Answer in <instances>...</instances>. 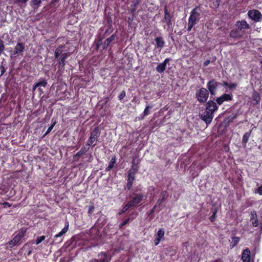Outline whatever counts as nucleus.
Returning a JSON list of instances; mask_svg holds the SVG:
<instances>
[{
    "instance_id": "1",
    "label": "nucleus",
    "mask_w": 262,
    "mask_h": 262,
    "mask_svg": "<svg viewBox=\"0 0 262 262\" xmlns=\"http://www.w3.org/2000/svg\"><path fill=\"white\" fill-rule=\"evenodd\" d=\"M26 230L25 228H21L14 237V238L7 244L10 248H13L15 246L21 243V239L25 236Z\"/></svg>"
},
{
    "instance_id": "2",
    "label": "nucleus",
    "mask_w": 262,
    "mask_h": 262,
    "mask_svg": "<svg viewBox=\"0 0 262 262\" xmlns=\"http://www.w3.org/2000/svg\"><path fill=\"white\" fill-rule=\"evenodd\" d=\"M199 13L196 8L193 9L191 12L190 17L188 19V31H190L193 26L196 24V20L199 16Z\"/></svg>"
},
{
    "instance_id": "3",
    "label": "nucleus",
    "mask_w": 262,
    "mask_h": 262,
    "mask_svg": "<svg viewBox=\"0 0 262 262\" xmlns=\"http://www.w3.org/2000/svg\"><path fill=\"white\" fill-rule=\"evenodd\" d=\"M208 95V91L205 88L201 89L196 93L197 100L200 102H205L207 100Z\"/></svg>"
},
{
    "instance_id": "4",
    "label": "nucleus",
    "mask_w": 262,
    "mask_h": 262,
    "mask_svg": "<svg viewBox=\"0 0 262 262\" xmlns=\"http://www.w3.org/2000/svg\"><path fill=\"white\" fill-rule=\"evenodd\" d=\"M248 15L250 19L255 21H260L262 17L261 13L259 11L254 9L249 10L248 12Z\"/></svg>"
},
{
    "instance_id": "5",
    "label": "nucleus",
    "mask_w": 262,
    "mask_h": 262,
    "mask_svg": "<svg viewBox=\"0 0 262 262\" xmlns=\"http://www.w3.org/2000/svg\"><path fill=\"white\" fill-rule=\"evenodd\" d=\"M219 82L215 81L214 80L209 81L207 83V88L212 95H215L219 85Z\"/></svg>"
},
{
    "instance_id": "6",
    "label": "nucleus",
    "mask_w": 262,
    "mask_h": 262,
    "mask_svg": "<svg viewBox=\"0 0 262 262\" xmlns=\"http://www.w3.org/2000/svg\"><path fill=\"white\" fill-rule=\"evenodd\" d=\"M213 113L208 111H205L201 115V118L207 124H210L213 118Z\"/></svg>"
},
{
    "instance_id": "7",
    "label": "nucleus",
    "mask_w": 262,
    "mask_h": 262,
    "mask_svg": "<svg viewBox=\"0 0 262 262\" xmlns=\"http://www.w3.org/2000/svg\"><path fill=\"white\" fill-rule=\"evenodd\" d=\"M232 99V95L228 94H224L216 98V101L219 105H221L225 101L231 100Z\"/></svg>"
},
{
    "instance_id": "8",
    "label": "nucleus",
    "mask_w": 262,
    "mask_h": 262,
    "mask_svg": "<svg viewBox=\"0 0 262 262\" xmlns=\"http://www.w3.org/2000/svg\"><path fill=\"white\" fill-rule=\"evenodd\" d=\"M165 231L163 229H160L158 231L157 234L155 235V239L154 240L155 245H158L161 241L163 239L164 236Z\"/></svg>"
},
{
    "instance_id": "9",
    "label": "nucleus",
    "mask_w": 262,
    "mask_h": 262,
    "mask_svg": "<svg viewBox=\"0 0 262 262\" xmlns=\"http://www.w3.org/2000/svg\"><path fill=\"white\" fill-rule=\"evenodd\" d=\"M218 109V107L215 102L212 101H209L207 103L206 110L207 111L214 113Z\"/></svg>"
},
{
    "instance_id": "10",
    "label": "nucleus",
    "mask_w": 262,
    "mask_h": 262,
    "mask_svg": "<svg viewBox=\"0 0 262 262\" xmlns=\"http://www.w3.org/2000/svg\"><path fill=\"white\" fill-rule=\"evenodd\" d=\"M169 60V58H166L163 62L159 63L156 68L157 71L160 73H163L165 70L166 64Z\"/></svg>"
},
{
    "instance_id": "11",
    "label": "nucleus",
    "mask_w": 262,
    "mask_h": 262,
    "mask_svg": "<svg viewBox=\"0 0 262 262\" xmlns=\"http://www.w3.org/2000/svg\"><path fill=\"white\" fill-rule=\"evenodd\" d=\"M98 130L97 128L95 129L92 133L88 141V145L90 146L96 140L98 137Z\"/></svg>"
},
{
    "instance_id": "12",
    "label": "nucleus",
    "mask_w": 262,
    "mask_h": 262,
    "mask_svg": "<svg viewBox=\"0 0 262 262\" xmlns=\"http://www.w3.org/2000/svg\"><path fill=\"white\" fill-rule=\"evenodd\" d=\"M250 221L254 227H257L259 223L257 220V214L255 211H253L250 214Z\"/></svg>"
},
{
    "instance_id": "13",
    "label": "nucleus",
    "mask_w": 262,
    "mask_h": 262,
    "mask_svg": "<svg viewBox=\"0 0 262 262\" xmlns=\"http://www.w3.org/2000/svg\"><path fill=\"white\" fill-rule=\"evenodd\" d=\"M242 259L243 262L250 261V251L248 249H246L243 251L242 256Z\"/></svg>"
},
{
    "instance_id": "14",
    "label": "nucleus",
    "mask_w": 262,
    "mask_h": 262,
    "mask_svg": "<svg viewBox=\"0 0 262 262\" xmlns=\"http://www.w3.org/2000/svg\"><path fill=\"white\" fill-rule=\"evenodd\" d=\"M235 25L239 30L243 29H248L250 28L249 25L245 20L237 21Z\"/></svg>"
},
{
    "instance_id": "15",
    "label": "nucleus",
    "mask_w": 262,
    "mask_h": 262,
    "mask_svg": "<svg viewBox=\"0 0 262 262\" xmlns=\"http://www.w3.org/2000/svg\"><path fill=\"white\" fill-rule=\"evenodd\" d=\"M144 197V196L143 194H137L133 198L132 201L129 202L130 203H132V205L133 206H134L141 202V201L143 199Z\"/></svg>"
},
{
    "instance_id": "16",
    "label": "nucleus",
    "mask_w": 262,
    "mask_h": 262,
    "mask_svg": "<svg viewBox=\"0 0 262 262\" xmlns=\"http://www.w3.org/2000/svg\"><path fill=\"white\" fill-rule=\"evenodd\" d=\"M25 49V45L23 43H17L14 48V54H17L22 52Z\"/></svg>"
},
{
    "instance_id": "17",
    "label": "nucleus",
    "mask_w": 262,
    "mask_h": 262,
    "mask_svg": "<svg viewBox=\"0 0 262 262\" xmlns=\"http://www.w3.org/2000/svg\"><path fill=\"white\" fill-rule=\"evenodd\" d=\"M69 229V223L67 222L65 224L64 227L61 230V231L58 234L54 236L55 238H57L61 236L63 234H65Z\"/></svg>"
},
{
    "instance_id": "18",
    "label": "nucleus",
    "mask_w": 262,
    "mask_h": 262,
    "mask_svg": "<svg viewBox=\"0 0 262 262\" xmlns=\"http://www.w3.org/2000/svg\"><path fill=\"white\" fill-rule=\"evenodd\" d=\"M134 180L135 177H133V176L128 177L127 183L126 184V186L128 189H130L132 188Z\"/></svg>"
},
{
    "instance_id": "19",
    "label": "nucleus",
    "mask_w": 262,
    "mask_h": 262,
    "mask_svg": "<svg viewBox=\"0 0 262 262\" xmlns=\"http://www.w3.org/2000/svg\"><path fill=\"white\" fill-rule=\"evenodd\" d=\"M230 36L231 37L236 38H238L241 37L239 31L236 30H232L230 33Z\"/></svg>"
},
{
    "instance_id": "20",
    "label": "nucleus",
    "mask_w": 262,
    "mask_h": 262,
    "mask_svg": "<svg viewBox=\"0 0 262 262\" xmlns=\"http://www.w3.org/2000/svg\"><path fill=\"white\" fill-rule=\"evenodd\" d=\"M115 37V36L114 35H112L110 37L107 38L105 42L104 45V48H107L109 45L111 43V42L114 40Z\"/></svg>"
},
{
    "instance_id": "21",
    "label": "nucleus",
    "mask_w": 262,
    "mask_h": 262,
    "mask_svg": "<svg viewBox=\"0 0 262 262\" xmlns=\"http://www.w3.org/2000/svg\"><path fill=\"white\" fill-rule=\"evenodd\" d=\"M156 42L157 46L158 48H162L164 45V41L161 37H157L156 38Z\"/></svg>"
},
{
    "instance_id": "22",
    "label": "nucleus",
    "mask_w": 262,
    "mask_h": 262,
    "mask_svg": "<svg viewBox=\"0 0 262 262\" xmlns=\"http://www.w3.org/2000/svg\"><path fill=\"white\" fill-rule=\"evenodd\" d=\"M138 170V167L135 166H133L131 169L128 171V177L133 176L135 177V174Z\"/></svg>"
},
{
    "instance_id": "23",
    "label": "nucleus",
    "mask_w": 262,
    "mask_h": 262,
    "mask_svg": "<svg viewBox=\"0 0 262 262\" xmlns=\"http://www.w3.org/2000/svg\"><path fill=\"white\" fill-rule=\"evenodd\" d=\"M63 46L61 45L59 46L56 50L55 52V56L56 58H58V56L60 55L63 51Z\"/></svg>"
},
{
    "instance_id": "24",
    "label": "nucleus",
    "mask_w": 262,
    "mask_h": 262,
    "mask_svg": "<svg viewBox=\"0 0 262 262\" xmlns=\"http://www.w3.org/2000/svg\"><path fill=\"white\" fill-rule=\"evenodd\" d=\"M45 239V236L43 235H42L39 237H38L35 242L32 241L30 242V243L31 244H33L35 243L36 245H38L39 243H40L42 241H44Z\"/></svg>"
},
{
    "instance_id": "25",
    "label": "nucleus",
    "mask_w": 262,
    "mask_h": 262,
    "mask_svg": "<svg viewBox=\"0 0 262 262\" xmlns=\"http://www.w3.org/2000/svg\"><path fill=\"white\" fill-rule=\"evenodd\" d=\"M239 242V238L236 236H233L232 237V242L231 246L232 248H233Z\"/></svg>"
},
{
    "instance_id": "26",
    "label": "nucleus",
    "mask_w": 262,
    "mask_h": 262,
    "mask_svg": "<svg viewBox=\"0 0 262 262\" xmlns=\"http://www.w3.org/2000/svg\"><path fill=\"white\" fill-rule=\"evenodd\" d=\"M222 84L224 86H228L230 89H235L236 86V84L235 83H231V84H228L226 82H224Z\"/></svg>"
},
{
    "instance_id": "27",
    "label": "nucleus",
    "mask_w": 262,
    "mask_h": 262,
    "mask_svg": "<svg viewBox=\"0 0 262 262\" xmlns=\"http://www.w3.org/2000/svg\"><path fill=\"white\" fill-rule=\"evenodd\" d=\"M132 203H130V202H128L127 204L125 205L122 210V213L125 212L126 211H127L129 208L133 207V205H132Z\"/></svg>"
},
{
    "instance_id": "28",
    "label": "nucleus",
    "mask_w": 262,
    "mask_h": 262,
    "mask_svg": "<svg viewBox=\"0 0 262 262\" xmlns=\"http://www.w3.org/2000/svg\"><path fill=\"white\" fill-rule=\"evenodd\" d=\"M115 158H112V159L111 160L110 163H109V164H108V166L107 168V170H110V169H111L113 166H114V165L115 163Z\"/></svg>"
},
{
    "instance_id": "29",
    "label": "nucleus",
    "mask_w": 262,
    "mask_h": 262,
    "mask_svg": "<svg viewBox=\"0 0 262 262\" xmlns=\"http://www.w3.org/2000/svg\"><path fill=\"white\" fill-rule=\"evenodd\" d=\"M47 84V82L45 80H42L41 81L37 82L36 83V86H43L45 87Z\"/></svg>"
},
{
    "instance_id": "30",
    "label": "nucleus",
    "mask_w": 262,
    "mask_h": 262,
    "mask_svg": "<svg viewBox=\"0 0 262 262\" xmlns=\"http://www.w3.org/2000/svg\"><path fill=\"white\" fill-rule=\"evenodd\" d=\"M67 57V54H65L62 55V58L61 59V62L59 63V66L63 67L64 66V60Z\"/></svg>"
},
{
    "instance_id": "31",
    "label": "nucleus",
    "mask_w": 262,
    "mask_h": 262,
    "mask_svg": "<svg viewBox=\"0 0 262 262\" xmlns=\"http://www.w3.org/2000/svg\"><path fill=\"white\" fill-rule=\"evenodd\" d=\"M31 3L33 5L38 7L41 3V0H32Z\"/></svg>"
},
{
    "instance_id": "32",
    "label": "nucleus",
    "mask_w": 262,
    "mask_h": 262,
    "mask_svg": "<svg viewBox=\"0 0 262 262\" xmlns=\"http://www.w3.org/2000/svg\"><path fill=\"white\" fill-rule=\"evenodd\" d=\"M56 124V121H54L53 122L52 124H51V125L48 128V129H47L46 134H45V135L48 134L52 130V129L53 128L54 125H55Z\"/></svg>"
},
{
    "instance_id": "33",
    "label": "nucleus",
    "mask_w": 262,
    "mask_h": 262,
    "mask_svg": "<svg viewBox=\"0 0 262 262\" xmlns=\"http://www.w3.org/2000/svg\"><path fill=\"white\" fill-rule=\"evenodd\" d=\"M101 256H104L105 258V259L101 260L100 262H106V261L111 260L110 258H109V256H107L106 255V254L104 253H102L101 254Z\"/></svg>"
},
{
    "instance_id": "34",
    "label": "nucleus",
    "mask_w": 262,
    "mask_h": 262,
    "mask_svg": "<svg viewBox=\"0 0 262 262\" xmlns=\"http://www.w3.org/2000/svg\"><path fill=\"white\" fill-rule=\"evenodd\" d=\"M249 135L248 133H246L243 138V140L244 143H247L249 140Z\"/></svg>"
},
{
    "instance_id": "35",
    "label": "nucleus",
    "mask_w": 262,
    "mask_h": 262,
    "mask_svg": "<svg viewBox=\"0 0 262 262\" xmlns=\"http://www.w3.org/2000/svg\"><path fill=\"white\" fill-rule=\"evenodd\" d=\"M255 193H258L259 195H262V185L257 188L255 191Z\"/></svg>"
},
{
    "instance_id": "36",
    "label": "nucleus",
    "mask_w": 262,
    "mask_h": 262,
    "mask_svg": "<svg viewBox=\"0 0 262 262\" xmlns=\"http://www.w3.org/2000/svg\"><path fill=\"white\" fill-rule=\"evenodd\" d=\"M125 96V92L124 91H123L119 95L118 98H119V100H122L123 98H124Z\"/></svg>"
},
{
    "instance_id": "37",
    "label": "nucleus",
    "mask_w": 262,
    "mask_h": 262,
    "mask_svg": "<svg viewBox=\"0 0 262 262\" xmlns=\"http://www.w3.org/2000/svg\"><path fill=\"white\" fill-rule=\"evenodd\" d=\"M94 207L93 206H90L89 208V211H88V213L89 214H92L94 211Z\"/></svg>"
},
{
    "instance_id": "38",
    "label": "nucleus",
    "mask_w": 262,
    "mask_h": 262,
    "mask_svg": "<svg viewBox=\"0 0 262 262\" xmlns=\"http://www.w3.org/2000/svg\"><path fill=\"white\" fill-rule=\"evenodd\" d=\"M149 108V106H147L145 107V110H144V114H145V115H148V113H149V112H148Z\"/></svg>"
},
{
    "instance_id": "39",
    "label": "nucleus",
    "mask_w": 262,
    "mask_h": 262,
    "mask_svg": "<svg viewBox=\"0 0 262 262\" xmlns=\"http://www.w3.org/2000/svg\"><path fill=\"white\" fill-rule=\"evenodd\" d=\"M216 214V212H214L213 214H212V216L210 218L211 221L212 222L213 221V219L215 217Z\"/></svg>"
},
{
    "instance_id": "40",
    "label": "nucleus",
    "mask_w": 262,
    "mask_h": 262,
    "mask_svg": "<svg viewBox=\"0 0 262 262\" xmlns=\"http://www.w3.org/2000/svg\"><path fill=\"white\" fill-rule=\"evenodd\" d=\"M209 63H210V60H207L206 61H205L204 62V66H207L209 64Z\"/></svg>"
},
{
    "instance_id": "41",
    "label": "nucleus",
    "mask_w": 262,
    "mask_h": 262,
    "mask_svg": "<svg viewBox=\"0 0 262 262\" xmlns=\"http://www.w3.org/2000/svg\"><path fill=\"white\" fill-rule=\"evenodd\" d=\"M163 198L162 199H159L158 200L157 204H159V205H160V204H161V203L162 202V201H163Z\"/></svg>"
},
{
    "instance_id": "42",
    "label": "nucleus",
    "mask_w": 262,
    "mask_h": 262,
    "mask_svg": "<svg viewBox=\"0 0 262 262\" xmlns=\"http://www.w3.org/2000/svg\"><path fill=\"white\" fill-rule=\"evenodd\" d=\"M256 102H257V103H258V102H259V96H258V95H257V94H256Z\"/></svg>"
},
{
    "instance_id": "43",
    "label": "nucleus",
    "mask_w": 262,
    "mask_h": 262,
    "mask_svg": "<svg viewBox=\"0 0 262 262\" xmlns=\"http://www.w3.org/2000/svg\"><path fill=\"white\" fill-rule=\"evenodd\" d=\"M168 249H169V251H173V252H174V250L173 247H169V248H168Z\"/></svg>"
},
{
    "instance_id": "44",
    "label": "nucleus",
    "mask_w": 262,
    "mask_h": 262,
    "mask_svg": "<svg viewBox=\"0 0 262 262\" xmlns=\"http://www.w3.org/2000/svg\"><path fill=\"white\" fill-rule=\"evenodd\" d=\"M128 220H127L125 221H124V222L122 224V225H122V226H123V225H125V224L128 222Z\"/></svg>"
},
{
    "instance_id": "45",
    "label": "nucleus",
    "mask_w": 262,
    "mask_h": 262,
    "mask_svg": "<svg viewBox=\"0 0 262 262\" xmlns=\"http://www.w3.org/2000/svg\"><path fill=\"white\" fill-rule=\"evenodd\" d=\"M38 86H36V83L34 85L33 88V91H34Z\"/></svg>"
},
{
    "instance_id": "46",
    "label": "nucleus",
    "mask_w": 262,
    "mask_h": 262,
    "mask_svg": "<svg viewBox=\"0 0 262 262\" xmlns=\"http://www.w3.org/2000/svg\"><path fill=\"white\" fill-rule=\"evenodd\" d=\"M29 246V244H26L25 245L24 247V249H25L26 248H27V247Z\"/></svg>"
},
{
    "instance_id": "47",
    "label": "nucleus",
    "mask_w": 262,
    "mask_h": 262,
    "mask_svg": "<svg viewBox=\"0 0 262 262\" xmlns=\"http://www.w3.org/2000/svg\"><path fill=\"white\" fill-rule=\"evenodd\" d=\"M261 223H260V225L261 228H262V209H261Z\"/></svg>"
},
{
    "instance_id": "48",
    "label": "nucleus",
    "mask_w": 262,
    "mask_h": 262,
    "mask_svg": "<svg viewBox=\"0 0 262 262\" xmlns=\"http://www.w3.org/2000/svg\"><path fill=\"white\" fill-rule=\"evenodd\" d=\"M5 204L6 205H7L8 206L10 207V205L8 203L6 202V203H5Z\"/></svg>"
},
{
    "instance_id": "49",
    "label": "nucleus",
    "mask_w": 262,
    "mask_h": 262,
    "mask_svg": "<svg viewBox=\"0 0 262 262\" xmlns=\"http://www.w3.org/2000/svg\"><path fill=\"white\" fill-rule=\"evenodd\" d=\"M259 50L261 52H262V46L259 48Z\"/></svg>"
},
{
    "instance_id": "50",
    "label": "nucleus",
    "mask_w": 262,
    "mask_h": 262,
    "mask_svg": "<svg viewBox=\"0 0 262 262\" xmlns=\"http://www.w3.org/2000/svg\"><path fill=\"white\" fill-rule=\"evenodd\" d=\"M81 154H82V153H81V151H79L77 153L78 155H80Z\"/></svg>"
},
{
    "instance_id": "51",
    "label": "nucleus",
    "mask_w": 262,
    "mask_h": 262,
    "mask_svg": "<svg viewBox=\"0 0 262 262\" xmlns=\"http://www.w3.org/2000/svg\"><path fill=\"white\" fill-rule=\"evenodd\" d=\"M31 253V250H29L28 252V254L29 255Z\"/></svg>"
},
{
    "instance_id": "52",
    "label": "nucleus",
    "mask_w": 262,
    "mask_h": 262,
    "mask_svg": "<svg viewBox=\"0 0 262 262\" xmlns=\"http://www.w3.org/2000/svg\"><path fill=\"white\" fill-rule=\"evenodd\" d=\"M28 1V0H23V2L24 3H26Z\"/></svg>"
}]
</instances>
